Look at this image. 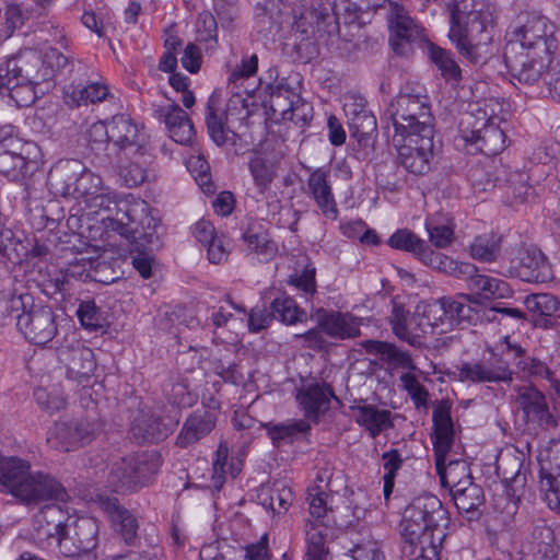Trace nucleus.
Instances as JSON below:
<instances>
[{
	"mask_svg": "<svg viewBox=\"0 0 560 560\" xmlns=\"http://www.w3.org/2000/svg\"><path fill=\"white\" fill-rule=\"evenodd\" d=\"M480 318V303L472 294L443 296L423 311L410 314L399 304H394L390 325L394 334L415 346L427 334H445L455 325L476 323Z\"/></svg>",
	"mask_w": 560,
	"mask_h": 560,
	"instance_id": "nucleus-1",
	"label": "nucleus"
},
{
	"mask_svg": "<svg viewBox=\"0 0 560 560\" xmlns=\"http://www.w3.org/2000/svg\"><path fill=\"white\" fill-rule=\"evenodd\" d=\"M450 518L433 494L415 498L405 509L400 523L404 551L412 560H441Z\"/></svg>",
	"mask_w": 560,
	"mask_h": 560,
	"instance_id": "nucleus-2",
	"label": "nucleus"
},
{
	"mask_svg": "<svg viewBox=\"0 0 560 560\" xmlns=\"http://www.w3.org/2000/svg\"><path fill=\"white\" fill-rule=\"evenodd\" d=\"M85 208L95 214L100 211L115 212L114 217L108 215L104 219L105 228L130 242L144 241L151 247L159 245V221L151 214V209L144 200H120L115 191L103 185L102 189L86 201Z\"/></svg>",
	"mask_w": 560,
	"mask_h": 560,
	"instance_id": "nucleus-3",
	"label": "nucleus"
},
{
	"mask_svg": "<svg viewBox=\"0 0 560 560\" xmlns=\"http://www.w3.org/2000/svg\"><path fill=\"white\" fill-rule=\"evenodd\" d=\"M477 7L474 0H452L447 4L451 15L448 37L458 51L474 63L482 59L481 37L492 23L490 12Z\"/></svg>",
	"mask_w": 560,
	"mask_h": 560,
	"instance_id": "nucleus-4",
	"label": "nucleus"
},
{
	"mask_svg": "<svg viewBox=\"0 0 560 560\" xmlns=\"http://www.w3.org/2000/svg\"><path fill=\"white\" fill-rule=\"evenodd\" d=\"M384 117L387 122H392L395 137L434 132L430 97L422 85L402 86L386 107Z\"/></svg>",
	"mask_w": 560,
	"mask_h": 560,
	"instance_id": "nucleus-5",
	"label": "nucleus"
},
{
	"mask_svg": "<svg viewBox=\"0 0 560 560\" xmlns=\"http://www.w3.org/2000/svg\"><path fill=\"white\" fill-rule=\"evenodd\" d=\"M433 424L435 468L442 487L452 493L454 489L472 483L470 468L465 460H450L445 464L454 440L453 421L446 408L440 407L433 411Z\"/></svg>",
	"mask_w": 560,
	"mask_h": 560,
	"instance_id": "nucleus-6",
	"label": "nucleus"
},
{
	"mask_svg": "<svg viewBox=\"0 0 560 560\" xmlns=\"http://www.w3.org/2000/svg\"><path fill=\"white\" fill-rule=\"evenodd\" d=\"M49 182L61 196L82 200L84 203L103 187L102 177L78 160L59 162L49 172Z\"/></svg>",
	"mask_w": 560,
	"mask_h": 560,
	"instance_id": "nucleus-7",
	"label": "nucleus"
},
{
	"mask_svg": "<svg viewBox=\"0 0 560 560\" xmlns=\"http://www.w3.org/2000/svg\"><path fill=\"white\" fill-rule=\"evenodd\" d=\"M161 466L160 455L152 452L136 453L116 462L109 474L115 491H129L151 482Z\"/></svg>",
	"mask_w": 560,
	"mask_h": 560,
	"instance_id": "nucleus-8",
	"label": "nucleus"
},
{
	"mask_svg": "<svg viewBox=\"0 0 560 560\" xmlns=\"http://www.w3.org/2000/svg\"><path fill=\"white\" fill-rule=\"evenodd\" d=\"M556 25L539 13L521 14L512 27L509 43H516L518 50H534L538 54L552 55L557 45Z\"/></svg>",
	"mask_w": 560,
	"mask_h": 560,
	"instance_id": "nucleus-9",
	"label": "nucleus"
},
{
	"mask_svg": "<svg viewBox=\"0 0 560 560\" xmlns=\"http://www.w3.org/2000/svg\"><path fill=\"white\" fill-rule=\"evenodd\" d=\"M393 140L398 145V162L408 172L423 175L430 171L431 161L438 150L434 132L394 136Z\"/></svg>",
	"mask_w": 560,
	"mask_h": 560,
	"instance_id": "nucleus-10",
	"label": "nucleus"
},
{
	"mask_svg": "<svg viewBox=\"0 0 560 560\" xmlns=\"http://www.w3.org/2000/svg\"><path fill=\"white\" fill-rule=\"evenodd\" d=\"M101 428L102 425L96 419L57 422L49 430L47 442L55 450L70 452L91 443Z\"/></svg>",
	"mask_w": 560,
	"mask_h": 560,
	"instance_id": "nucleus-11",
	"label": "nucleus"
},
{
	"mask_svg": "<svg viewBox=\"0 0 560 560\" xmlns=\"http://www.w3.org/2000/svg\"><path fill=\"white\" fill-rule=\"evenodd\" d=\"M550 61L551 55L518 50L516 43H508L504 48V62L509 72L513 78L526 84L537 82Z\"/></svg>",
	"mask_w": 560,
	"mask_h": 560,
	"instance_id": "nucleus-12",
	"label": "nucleus"
},
{
	"mask_svg": "<svg viewBox=\"0 0 560 560\" xmlns=\"http://www.w3.org/2000/svg\"><path fill=\"white\" fill-rule=\"evenodd\" d=\"M15 319L18 330L26 340L37 346L47 345L58 331L56 315L48 306H33L28 311L23 308Z\"/></svg>",
	"mask_w": 560,
	"mask_h": 560,
	"instance_id": "nucleus-13",
	"label": "nucleus"
},
{
	"mask_svg": "<svg viewBox=\"0 0 560 560\" xmlns=\"http://www.w3.org/2000/svg\"><path fill=\"white\" fill-rule=\"evenodd\" d=\"M58 360L65 364L69 378L83 383L90 380L96 369L94 352L80 340L65 339L57 348Z\"/></svg>",
	"mask_w": 560,
	"mask_h": 560,
	"instance_id": "nucleus-14",
	"label": "nucleus"
},
{
	"mask_svg": "<svg viewBox=\"0 0 560 560\" xmlns=\"http://www.w3.org/2000/svg\"><path fill=\"white\" fill-rule=\"evenodd\" d=\"M460 382L469 383H509L512 381V371L501 358L471 360L457 368Z\"/></svg>",
	"mask_w": 560,
	"mask_h": 560,
	"instance_id": "nucleus-15",
	"label": "nucleus"
},
{
	"mask_svg": "<svg viewBox=\"0 0 560 560\" xmlns=\"http://www.w3.org/2000/svg\"><path fill=\"white\" fill-rule=\"evenodd\" d=\"M98 525L94 518L81 517L72 524H66L60 541V553L75 557L88 553L97 545Z\"/></svg>",
	"mask_w": 560,
	"mask_h": 560,
	"instance_id": "nucleus-16",
	"label": "nucleus"
},
{
	"mask_svg": "<svg viewBox=\"0 0 560 560\" xmlns=\"http://www.w3.org/2000/svg\"><path fill=\"white\" fill-rule=\"evenodd\" d=\"M3 75L38 85L51 79V70L45 68L42 56L35 51H27L0 63V79Z\"/></svg>",
	"mask_w": 560,
	"mask_h": 560,
	"instance_id": "nucleus-17",
	"label": "nucleus"
},
{
	"mask_svg": "<svg viewBox=\"0 0 560 560\" xmlns=\"http://www.w3.org/2000/svg\"><path fill=\"white\" fill-rule=\"evenodd\" d=\"M37 150V145L31 141L23 143L21 149L0 148V173L12 182L24 184L35 168L32 155Z\"/></svg>",
	"mask_w": 560,
	"mask_h": 560,
	"instance_id": "nucleus-18",
	"label": "nucleus"
},
{
	"mask_svg": "<svg viewBox=\"0 0 560 560\" xmlns=\"http://www.w3.org/2000/svg\"><path fill=\"white\" fill-rule=\"evenodd\" d=\"M386 18L392 32L390 45L396 54H405L404 43H412L421 37L420 27L396 2H388Z\"/></svg>",
	"mask_w": 560,
	"mask_h": 560,
	"instance_id": "nucleus-19",
	"label": "nucleus"
},
{
	"mask_svg": "<svg viewBox=\"0 0 560 560\" xmlns=\"http://www.w3.org/2000/svg\"><path fill=\"white\" fill-rule=\"evenodd\" d=\"M315 319L318 327L334 339L345 340L360 336L361 318L350 313L318 308Z\"/></svg>",
	"mask_w": 560,
	"mask_h": 560,
	"instance_id": "nucleus-20",
	"label": "nucleus"
},
{
	"mask_svg": "<svg viewBox=\"0 0 560 560\" xmlns=\"http://www.w3.org/2000/svg\"><path fill=\"white\" fill-rule=\"evenodd\" d=\"M110 141L120 149H130L135 153L144 154L147 136L143 128L128 115H115L109 121Z\"/></svg>",
	"mask_w": 560,
	"mask_h": 560,
	"instance_id": "nucleus-21",
	"label": "nucleus"
},
{
	"mask_svg": "<svg viewBox=\"0 0 560 560\" xmlns=\"http://www.w3.org/2000/svg\"><path fill=\"white\" fill-rule=\"evenodd\" d=\"M153 116L165 124L170 137L179 144L191 142L195 130L188 114L176 103L154 106Z\"/></svg>",
	"mask_w": 560,
	"mask_h": 560,
	"instance_id": "nucleus-22",
	"label": "nucleus"
},
{
	"mask_svg": "<svg viewBox=\"0 0 560 560\" xmlns=\"http://www.w3.org/2000/svg\"><path fill=\"white\" fill-rule=\"evenodd\" d=\"M25 485V488L21 490L20 500L27 504L52 499L63 501L67 497L61 483L51 475L43 471L30 472Z\"/></svg>",
	"mask_w": 560,
	"mask_h": 560,
	"instance_id": "nucleus-23",
	"label": "nucleus"
},
{
	"mask_svg": "<svg viewBox=\"0 0 560 560\" xmlns=\"http://www.w3.org/2000/svg\"><path fill=\"white\" fill-rule=\"evenodd\" d=\"M329 176V171L326 168L314 170L307 178L306 194L315 201L322 214L334 221L338 218L339 210Z\"/></svg>",
	"mask_w": 560,
	"mask_h": 560,
	"instance_id": "nucleus-24",
	"label": "nucleus"
},
{
	"mask_svg": "<svg viewBox=\"0 0 560 560\" xmlns=\"http://www.w3.org/2000/svg\"><path fill=\"white\" fill-rule=\"evenodd\" d=\"M516 401L528 422H536L544 429L557 425V420L549 411L545 395L537 388L532 386L521 387Z\"/></svg>",
	"mask_w": 560,
	"mask_h": 560,
	"instance_id": "nucleus-25",
	"label": "nucleus"
},
{
	"mask_svg": "<svg viewBox=\"0 0 560 560\" xmlns=\"http://www.w3.org/2000/svg\"><path fill=\"white\" fill-rule=\"evenodd\" d=\"M61 510L57 506H46L34 517V537L47 547L57 545L60 551V541L63 538L65 527Z\"/></svg>",
	"mask_w": 560,
	"mask_h": 560,
	"instance_id": "nucleus-26",
	"label": "nucleus"
},
{
	"mask_svg": "<svg viewBox=\"0 0 560 560\" xmlns=\"http://www.w3.org/2000/svg\"><path fill=\"white\" fill-rule=\"evenodd\" d=\"M215 422L217 416L213 410L198 408L184 422L176 438V444L182 448L196 444L213 430Z\"/></svg>",
	"mask_w": 560,
	"mask_h": 560,
	"instance_id": "nucleus-27",
	"label": "nucleus"
},
{
	"mask_svg": "<svg viewBox=\"0 0 560 560\" xmlns=\"http://www.w3.org/2000/svg\"><path fill=\"white\" fill-rule=\"evenodd\" d=\"M514 268L522 281L538 283L552 279L551 267L546 256L537 248L521 250Z\"/></svg>",
	"mask_w": 560,
	"mask_h": 560,
	"instance_id": "nucleus-28",
	"label": "nucleus"
},
{
	"mask_svg": "<svg viewBox=\"0 0 560 560\" xmlns=\"http://www.w3.org/2000/svg\"><path fill=\"white\" fill-rule=\"evenodd\" d=\"M355 422L364 428L370 436L376 438L394 427L390 410L372 404H359L350 407Z\"/></svg>",
	"mask_w": 560,
	"mask_h": 560,
	"instance_id": "nucleus-29",
	"label": "nucleus"
},
{
	"mask_svg": "<svg viewBox=\"0 0 560 560\" xmlns=\"http://www.w3.org/2000/svg\"><path fill=\"white\" fill-rule=\"evenodd\" d=\"M31 465L19 457L0 455V488L21 499V490L25 488Z\"/></svg>",
	"mask_w": 560,
	"mask_h": 560,
	"instance_id": "nucleus-30",
	"label": "nucleus"
},
{
	"mask_svg": "<svg viewBox=\"0 0 560 560\" xmlns=\"http://www.w3.org/2000/svg\"><path fill=\"white\" fill-rule=\"evenodd\" d=\"M463 138L470 143H476L478 150L486 155H497L505 148L504 131L494 124L493 119H486L481 128L470 132L463 131Z\"/></svg>",
	"mask_w": 560,
	"mask_h": 560,
	"instance_id": "nucleus-31",
	"label": "nucleus"
},
{
	"mask_svg": "<svg viewBox=\"0 0 560 560\" xmlns=\"http://www.w3.org/2000/svg\"><path fill=\"white\" fill-rule=\"evenodd\" d=\"M171 428L150 411L140 410L131 422L130 432L139 443H155L164 440Z\"/></svg>",
	"mask_w": 560,
	"mask_h": 560,
	"instance_id": "nucleus-32",
	"label": "nucleus"
},
{
	"mask_svg": "<svg viewBox=\"0 0 560 560\" xmlns=\"http://www.w3.org/2000/svg\"><path fill=\"white\" fill-rule=\"evenodd\" d=\"M114 529L119 533L124 541L132 546L138 540L139 523L137 517L127 509L120 506L117 501H107L104 505Z\"/></svg>",
	"mask_w": 560,
	"mask_h": 560,
	"instance_id": "nucleus-33",
	"label": "nucleus"
},
{
	"mask_svg": "<svg viewBox=\"0 0 560 560\" xmlns=\"http://www.w3.org/2000/svg\"><path fill=\"white\" fill-rule=\"evenodd\" d=\"M335 397L329 386L312 384L298 393L296 399L307 418H317L329 408L330 398Z\"/></svg>",
	"mask_w": 560,
	"mask_h": 560,
	"instance_id": "nucleus-34",
	"label": "nucleus"
},
{
	"mask_svg": "<svg viewBox=\"0 0 560 560\" xmlns=\"http://www.w3.org/2000/svg\"><path fill=\"white\" fill-rule=\"evenodd\" d=\"M262 427L276 447L291 444L311 430L310 423L305 420H291L282 423L268 422L264 423Z\"/></svg>",
	"mask_w": 560,
	"mask_h": 560,
	"instance_id": "nucleus-35",
	"label": "nucleus"
},
{
	"mask_svg": "<svg viewBox=\"0 0 560 560\" xmlns=\"http://www.w3.org/2000/svg\"><path fill=\"white\" fill-rule=\"evenodd\" d=\"M361 345L368 353L378 355L381 360L386 361L393 368L415 369L409 353L401 351L393 343L380 340H365Z\"/></svg>",
	"mask_w": 560,
	"mask_h": 560,
	"instance_id": "nucleus-36",
	"label": "nucleus"
},
{
	"mask_svg": "<svg viewBox=\"0 0 560 560\" xmlns=\"http://www.w3.org/2000/svg\"><path fill=\"white\" fill-rule=\"evenodd\" d=\"M107 94L108 89L105 84L95 82L88 85L70 84L65 88L63 98L67 105L79 107L81 105H88L89 103L101 102Z\"/></svg>",
	"mask_w": 560,
	"mask_h": 560,
	"instance_id": "nucleus-37",
	"label": "nucleus"
},
{
	"mask_svg": "<svg viewBox=\"0 0 560 560\" xmlns=\"http://www.w3.org/2000/svg\"><path fill=\"white\" fill-rule=\"evenodd\" d=\"M421 261L425 266L456 278H464L476 271V267L474 265L469 262L456 261L442 253L434 252L430 246Z\"/></svg>",
	"mask_w": 560,
	"mask_h": 560,
	"instance_id": "nucleus-38",
	"label": "nucleus"
},
{
	"mask_svg": "<svg viewBox=\"0 0 560 560\" xmlns=\"http://www.w3.org/2000/svg\"><path fill=\"white\" fill-rule=\"evenodd\" d=\"M327 530L328 528L323 522L306 521V560H328L329 551L326 547Z\"/></svg>",
	"mask_w": 560,
	"mask_h": 560,
	"instance_id": "nucleus-39",
	"label": "nucleus"
},
{
	"mask_svg": "<svg viewBox=\"0 0 560 560\" xmlns=\"http://www.w3.org/2000/svg\"><path fill=\"white\" fill-rule=\"evenodd\" d=\"M463 279L468 281V288L486 299H502L510 294L509 284L501 279L493 278L486 275L471 272Z\"/></svg>",
	"mask_w": 560,
	"mask_h": 560,
	"instance_id": "nucleus-40",
	"label": "nucleus"
},
{
	"mask_svg": "<svg viewBox=\"0 0 560 560\" xmlns=\"http://www.w3.org/2000/svg\"><path fill=\"white\" fill-rule=\"evenodd\" d=\"M229 460V447L225 442H221L215 452L213 463H212V487L215 490H220L226 479L228 475H231L233 478L236 477L241 471V463H235L233 459L231 463Z\"/></svg>",
	"mask_w": 560,
	"mask_h": 560,
	"instance_id": "nucleus-41",
	"label": "nucleus"
},
{
	"mask_svg": "<svg viewBox=\"0 0 560 560\" xmlns=\"http://www.w3.org/2000/svg\"><path fill=\"white\" fill-rule=\"evenodd\" d=\"M255 28L264 36L275 34L280 31L281 20L280 10L273 1L257 2L255 4Z\"/></svg>",
	"mask_w": 560,
	"mask_h": 560,
	"instance_id": "nucleus-42",
	"label": "nucleus"
},
{
	"mask_svg": "<svg viewBox=\"0 0 560 560\" xmlns=\"http://www.w3.org/2000/svg\"><path fill=\"white\" fill-rule=\"evenodd\" d=\"M1 79L0 91H8L10 98L18 107H27L35 102L37 97L35 86L37 84L18 81L11 75H3Z\"/></svg>",
	"mask_w": 560,
	"mask_h": 560,
	"instance_id": "nucleus-43",
	"label": "nucleus"
},
{
	"mask_svg": "<svg viewBox=\"0 0 560 560\" xmlns=\"http://www.w3.org/2000/svg\"><path fill=\"white\" fill-rule=\"evenodd\" d=\"M387 244L394 249L411 253L420 261L429 248L425 241L408 229H399L394 232L388 238Z\"/></svg>",
	"mask_w": 560,
	"mask_h": 560,
	"instance_id": "nucleus-44",
	"label": "nucleus"
},
{
	"mask_svg": "<svg viewBox=\"0 0 560 560\" xmlns=\"http://www.w3.org/2000/svg\"><path fill=\"white\" fill-rule=\"evenodd\" d=\"M451 495L459 513L474 514L485 502L482 488L474 482L454 489Z\"/></svg>",
	"mask_w": 560,
	"mask_h": 560,
	"instance_id": "nucleus-45",
	"label": "nucleus"
},
{
	"mask_svg": "<svg viewBox=\"0 0 560 560\" xmlns=\"http://www.w3.org/2000/svg\"><path fill=\"white\" fill-rule=\"evenodd\" d=\"M243 240L250 252L261 255L266 259L277 253V245L269 238L268 233L260 224H250L244 232Z\"/></svg>",
	"mask_w": 560,
	"mask_h": 560,
	"instance_id": "nucleus-46",
	"label": "nucleus"
},
{
	"mask_svg": "<svg viewBox=\"0 0 560 560\" xmlns=\"http://www.w3.org/2000/svg\"><path fill=\"white\" fill-rule=\"evenodd\" d=\"M510 466V471L505 467H502L501 464L498 465V469H502L503 483L505 486L506 495L510 500L516 503L524 494L526 476L521 471L522 463L518 458H512Z\"/></svg>",
	"mask_w": 560,
	"mask_h": 560,
	"instance_id": "nucleus-47",
	"label": "nucleus"
},
{
	"mask_svg": "<svg viewBox=\"0 0 560 560\" xmlns=\"http://www.w3.org/2000/svg\"><path fill=\"white\" fill-rule=\"evenodd\" d=\"M425 230L430 242L438 248L447 247L454 240V224L447 218L436 215L428 218Z\"/></svg>",
	"mask_w": 560,
	"mask_h": 560,
	"instance_id": "nucleus-48",
	"label": "nucleus"
},
{
	"mask_svg": "<svg viewBox=\"0 0 560 560\" xmlns=\"http://www.w3.org/2000/svg\"><path fill=\"white\" fill-rule=\"evenodd\" d=\"M328 16V9L326 7H312L295 18L293 27L303 37H308L320 30L322 24L325 23Z\"/></svg>",
	"mask_w": 560,
	"mask_h": 560,
	"instance_id": "nucleus-49",
	"label": "nucleus"
},
{
	"mask_svg": "<svg viewBox=\"0 0 560 560\" xmlns=\"http://www.w3.org/2000/svg\"><path fill=\"white\" fill-rule=\"evenodd\" d=\"M273 318L280 319L287 325L303 323L307 318L304 310L300 308L295 301L287 295L276 298L271 303Z\"/></svg>",
	"mask_w": 560,
	"mask_h": 560,
	"instance_id": "nucleus-50",
	"label": "nucleus"
},
{
	"mask_svg": "<svg viewBox=\"0 0 560 560\" xmlns=\"http://www.w3.org/2000/svg\"><path fill=\"white\" fill-rule=\"evenodd\" d=\"M270 109L282 119L292 120L294 104L301 103V97L289 86L278 85L270 94Z\"/></svg>",
	"mask_w": 560,
	"mask_h": 560,
	"instance_id": "nucleus-51",
	"label": "nucleus"
},
{
	"mask_svg": "<svg viewBox=\"0 0 560 560\" xmlns=\"http://www.w3.org/2000/svg\"><path fill=\"white\" fill-rule=\"evenodd\" d=\"M428 52L431 61L438 67L445 80L458 81L460 79V68L450 51L429 43Z\"/></svg>",
	"mask_w": 560,
	"mask_h": 560,
	"instance_id": "nucleus-52",
	"label": "nucleus"
},
{
	"mask_svg": "<svg viewBox=\"0 0 560 560\" xmlns=\"http://www.w3.org/2000/svg\"><path fill=\"white\" fill-rule=\"evenodd\" d=\"M224 113L219 114L212 100H209L206 108V124L210 138L218 144L224 145L233 133L223 120Z\"/></svg>",
	"mask_w": 560,
	"mask_h": 560,
	"instance_id": "nucleus-53",
	"label": "nucleus"
},
{
	"mask_svg": "<svg viewBox=\"0 0 560 560\" xmlns=\"http://www.w3.org/2000/svg\"><path fill=\"white\" fill-rule=\"evenodd\" d=\"M470 255L481 261H493L500 252V237L495 234H482L470 244Z\"/></svg>",
	"mask_w": 560,
	"mask_h": 560,
	"instance_id": "nucleus-54",
	"label": "nucleus"
},
{
	"mask_svg": "<svg viewBox=\"0 0 560 560\" xmlns=\"http://www.w3.org/2000/svg\"><path fill=\"white\" fill-rule=\"evenodd\" d=\"M539 490L548 506L560 512V475L553 476L541 468Z\"/></svg>",
	"mask_w": 560,
	"mask_h": 560,
	"instance_id": "nucleus-55",
	"label": "nucleus"
},
{
	"mask_svg": "<svg viewBox=\"0 0 560 560\" xmlns=\"http://www.w3.org/2000/svg\"><path fill=\"white\" fill-rule=\"evenodd\" d=\"M526 308L537 315H555L560 308L559 301L551 294L537 293L525 298Z\"/></svg>",
	"mask_w": 560,
	"mask_h": 560,
	"instance_id": "nucleus-56",
	"label": "nucleus"
},
{
	"mask_svg": "<svg viewBox=\"0 0 560 560\" xmlns=\"http://www.w3.org/2000/svg\"><path fill=\"white\" fill-rule=\"evenodd\" d=\"M249 171L259 192L264 194L275 178L273 166L262 158L256 156L249 163Z\"/></svg>",
	"mask_w": 560,
	"mask_h": 560,
	"instance_id": "nucleus-57",
	"label": "nucleus"
},
{
	"mask_svg": "<svg viewBox=\"0 0 560 560\" xmlns=\"http://www.w3.org/2000/svg\"><path fill=\"white\" fill-rule=\"evenodd\" d=\"M257 69V55L254 54L243 56L241 63L236 65L230 73L229 85H232V90L238 89L245 79L256 74Z\"/></svg>",
	"mask_w": 560,
	"mask_h": 560,
	"instance_id": "nucleus-58",
	"label": "nucleus"
},
{
	"mask_svg": "<svg viewBox=\"0 0 560 560\" xmlns=\"http://www.w3.org/2000/svg\"><path fill=\"white\" fill-rule=\"evenodd\" d=\"M77 315L82 326L89 330H97L105 325V318L94 301L80 303Z\"/></svg>",
	"mask_w": 560,
	"mask_h": 560,
	"instance_id": "nucleus-59",
	"label": "nucleus"
},
{
	"mask_svg": "<svg viewBox=\"0 0 560 560\" xmlns=\"http://www.w3.org/2000/svg\"><path fill=\"white\" fill-rule=\"evenodd\" d=\"M351 136L362 141L372 135L377 127L376 118L371 110H366L348 119Z\"/></svg>",
	"mask_w": 560,
	"mask_h": 560,
	"instance_id": "nucleus-60",
	"label": "nucleus"
},
{
	"mask_svg": "<svg viewBox=\"0 0 560 560\" xmlns=\"http://www.w3.org/2000/svg\"><path fill=\"white\" fill-rule=\"evenodd\" d=\"M402 388L409 394L417 408L424 407L428 402V390L411 373H404L399 377Z\"/></svg>",
	"mask_w": 560,
	"mask_h": 560,
	"instance_id": "nucleus-61",
	"label": "nucleus"
},
{
	"mask_svg": "<svg viewBox=\"0 0 560 560\" xmlns=\"http://www.w3.org/2000/svg\"><path fill=\"white\" fill-rule=\"evenodd\" d=\"M165 396L168 402L178 408L190 407L196 398L189 392L185 382H176L165 388Z\"/></svg>",
	"mask_w": 560,
	"mask_h": 560,
	"instance_id": "nucleus-62",
	"label": "nucleus"
},
{
	"mask_svg": "<svg viewBox=\"0 0 560 560\" xmlns=\"http://www.w3.org/2000/svg\"><path fill=\"white\" fill-rule=\"evenodd\" d=\"M307 501L310 514L315 518L314 522H322L320 518L324 517L327 512L326 492L323 486L316 485L308 489Z\"/></svg>",
	"mask_w": 560,
	"mask_h": 560,
	"instance_id": "nucleus-63",
	"label": "nucleus"
},
{
	"mask_svg": "<svg viewBox=\"0 0 560 560\" xmlns=\"http://www.w3.org/2000/svg\"><path fill=\"white\" fill-rule=\"evenodd\" d=\"M34 396L38 406L49 413L57 412L66 406V399L59 393H49L43 387L36 388Z\"/></svg>",
	"mask_w": 560,
	"mask_h": 560,
	"instance_id": "nucleus-64",
	"label": "nucleus"
}]
</instances>
